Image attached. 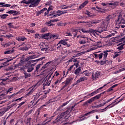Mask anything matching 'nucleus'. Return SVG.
Masks as SVG:
<instances>
[{
  "label": "nucleus",
  "instance_id": "1",
  "mask_svg": "<svg viewBox=\"0 0 125 125\" xmlns=\"http://www.w3.org/2000/svg\"><path fill=\"white\" fill-rule=\"evenodd\" d=\"M108 28H107V26L105 25L104 23L102 24V25L98 28V29H90L89 30H85L84 29H81L82 32L83 33H87L88 34H92L93 36H100V34L102 32H104V31H107Z\"/></svg>",
  "mask_w": 125,
  "mask_h": 125
},
{
  "label": "nucleus",
  "instance_id": "2",
  "mask_svg": "<svg viewBox=\"0 0 125 125\" xmlns=\"http://www.w3.org/2000/svg\"><path fill=\"white\" fill-rule=\"evenodd\" d=\"M41 0H28L27 1L25 0H23L21 1V3H25V4H30L29 7H36L38 6L39 4H40V2H41Z\"/></svg>",
  "mask_w": 125,
  "mask_h": 125
},
{
  "label": "nucleus",
  "instance_id": "3",
  "mask_svg": "<svg viewBox=\"0 0 125 125\" xmlns=\"http://www.w3.org/2000/svg\"><path fill=\"white\" fill-rule=\"evenodd\" d=\"M119 98H118L117 99L115 100L113 102H112L110 104L105 107L104 109H101V111H101V113H102V112H105V111L107 110L108 107L109 108H113V107L116 106V105H118V104H119L120 102H122V101H123V99H121L119 101H118V99H119Z\"/></svg>",
  "mask_w": 125,
  "mask_h": 125
},
{
  "label": "nucleus",
  "instance_id": "4",
  "mask_svg": "<svg viewBox=\"0 0 125 125\" xmlns=\"http://www.w3.org/2000/svg\"><path fill=\"white\" fill-rule=\"evenodd\" d=\"M104 57L103 58V60H102L101 62V65H104V64H106V65H110L112 64V61H111L110 60H106L107 56H108V53L104 52Z\"/></svg>",
  "mask_w": 125,
  "mask_h": 125
},
{
  "label": "nucleus",
  "instance_id": "5",
  "mask_svg": "<svg viewBox=\"0 0 125 125\" xmlns=\"http://www.w3.org/2000/svg\"><path fill=\"white\" fill-rule=\"evenodd\" d=\"M105 52H106V53H108V52H111V50H106V51H103V52H98L97 53H94L95 58L96 59H99V60H101L103 56L104 57V54Z\"/></svg>",
  "mask_w": 125,
  "mask_h": 125
},
{
  "label": "nucleus",
  "instance_id": "6",
  "mask_svg": "<svg viewBox=\"0 0 125 125\" xmlns=\"http://www.w3.org/2000/svg\"><path fill=\"white\" fill-rule=\"evenodd\" d=\"M115 22L117 24H125V21L123 18V15L119 14L115 20Z\"/></svg>",
  "mask_w": 125,
  "mask_h": 125
},
{
  "label": "nucleus",
  "instance_id": "7",
  "mask_svg": "<svg viewBox=\"0 0 125 125\" xmlns=\"http://www.w3.org/2000/svg\"><path fill=\"white\" fill-rule=\"evenodd\" d=\"M25 66V68L27 69V72L28 73H31L34 70V64H31V62H28Z\"/></svg>",
  "mask_w": 125,
  "mask_h": 125
},
{
  "label": "nucleus",
  "instance_id": "8",
  "mask_svg": "<svg viewBox=\"0 0 125 125\" xmlns=\"http://www.w3.org/2000/svg\"><path fill=\"white\" fill-rule=\"evenodd\" d=\"M109 83H110V82H108L107 83V84H104L103 86L99 88L98 89L94 91L93 92L91 93L90 94H89L90 97H91L92 96H93L94 95L97 94V93H99V90H101V89H103V88H104L105 86H107V84H109Z\"/></svg>",
  "mask_w": 125,
  "mask_h": 125
},
{
  "label": "nucleus",
  "instance_id": "9",
  "mask_svg": "<svg viewBox=\"0 0 125 125\" xmlns=\"http://www.w3.org/2000/svg\"><path fill=\"white\" fill-rule=\"evenodd\" d=\"M30 60V58L29 57H27L26 58H25L24 60V58L22 57L21 58V61H20V62L18 64L16 65L15 67V68H19V67H20V66H21L23 64V63H24V62H28V61H29V60Z\"/></svg>",
  "mask_w": 125,
  "mask_h": 125
},
{
  "label": "nucleus",
  "instance_id": "10",
  "mask_svg": "<svg viewBox=\"0 0 125 125\" xmlns=\"http://www.w3.org/2000/svg\"><path fill=\"white\" fill-rule=\"evenodd\" d=\"M40 45L42 51H45V52L47 51V50L48 49V45H46L45 43L43 42L41 43Z\"/></svg>",
  "mask_w": 125,
  "mask_h": 125
},
{
  "label": "nucleus",
  "instance_id": "11",
  "mask_svg": "<svg viewBox=\"0 0 125 125\" xmlns=\"http://www.w3.org/2000/svg\"><path fill=\"white\" fill-rule=\"evenodd\" d=\"M65 117V112L62 113L58 116V117L55 119L57 123L62 121V119Z\"/></svg>",
  "mask_w": 125,
  "mask_h": 125
},
{
  "label": "nucleus",
  "instance_id": "12",
  "mask_svg": "<svg viewBox=\"0 0 125 125\" xmlns=\"http://www.w3.org/2000/svg\"><path fill=\"white\" fill-rule=\"evenodd\" d=\"M59 44H63V45H66L67 47H70V46H71V44L70 43H68V42H67L64 40H61L57 44V45H59Z\"/></svg>",
  "mask_w": 125,
  "mask_h": 125
},
{
  "label": "nucleus",
  "instance_id": "13",
  "mask_svg": "<svg viewBox=\"0 0 125 125\" xmlns=\"http://www.w3.org/2000/svg\"><path fill=\"white\" fill-rule=\"evenodd\" d=\"M104 93H105V91L97 95L96 96H95V97L91 98V101H92V102H93L95 100H97V99H99V98H100V97H101V95H102V94H104Z\"/></svg>",
  "mask_w": 125,
  "mask_h": 125
},
{
  "label": "nucleus",
  "instance_id": "14",
  "mask_svg": "<svg viewBox=\"0 0 125 125\" xmlns=\"http://www.w3.org/2000/svg\"><path fill=\"white\" fill-rule=\"evenodd\" d=\"M99 76H100V72L97 71L95 74L92 75V80H93V81L97 80V79L99 78Z\"/></svg>",
  "mask_w": 125,
  "mask_h": 125
},
{
  "label": "nucleus",
  "instance_id": "15",
  "mask_svg": "<svg viewBox=\"0 0 125 125\" xmlns=\"http://www.w3.org/2000/svg\"><path fill=\"white\" fill-rule=\"evenodd\" d=\"M51 76H52V73H49L45 78L44 80H47V81L49 82L48 83H51Z\"/></svg>",
  "mask_w": 125,
  "mask_h": 125
},
{
  "label": "nucleus",
  "instance_id": "16",
  "mask_svg": "<svg viewBox=\"0 0 125 125\" xmlns=\"http://www.w3.org/2000/svg\"><path fill=\"white\" fill-rule=\"evenodd\" d=\"M11 5L9 4H5V2H0V7H10Z\"/></svg>",
  "mask_w": 125,
  "mask_h": 125
},
{
  "label": "nucleus",
  "instance_id": "17",
  "mask_svg": "<svg viewBox=\"0 0 125 125\" xmlns=\"http://www.w3.org/2000/svg\"><path fill=\"white\" fill-rule=\"evenodd\" d=\"M88 3V0H85L83 3L80 6H79V9H82V8H83L86 4Z\"/></svg>",
  "mask_w": 125,
  "mask_h": 125
},
{
  "label": "nucleus",
  "instance_id": "18",
  "mask_svg": "<svg viewBox=\"0 0 125 125\" xmlns=\"http://www.w3.org/2000/svg\"><path fill=\"white\" fill-rule=\"evenodd\" d=\"M87 78L85 77L80 78L77 81V83H81V82H84V81H87Z\"/></svg>",
  "mask_w": 125,
  "mask_h": 125
},
{
  "label": "nucleus",
  "instance_id": "19",
  "mask_svg": "<svg viewBox=\"0 0 125 125\" xmlns=\"http://www.w3.org/2000/svg\"><path fill=\"white\" fill-rule=\"evenodd\" d=\"M91 103H92V102L90 99L83 103V106H86V107H88V104H91Z\"/></svg>",
  "mask_w": 125,
  "mask_h": 125
},
{
  "label": "nucleus",
  "instance_id": "20",
  "mask_svg": "<svg viewBox=\"0 0 125 125\" xmlns=\"http://www.w3.org/2000/svg\"><path fill=\"white\" fill-rule=\"evenodd\" d=\"M6 112H7V109L5 108H2L0 109V116H3Z\"/></svg>",
  "mask_w": 125,
  "mask_h": 125
},
{
  "label": "nucleus",
  "instance_id": "21",
  "mask_svg": "<svg viewBox=\"0 0 125 125\" xmlns=\"http://www.w3.org/2000/svg\"><path fill=\"white\" fill-rule=\"evenodd\" d=\"M72 81H73V78H72V77H68L66 80L65 83L66 84H67L68 85H69V84H70V83H71V82H72Z\"/></svg>",
  "mask_w": 125,
  "mask_h": 125
},
{
  "label": "nucleus",
  "instance_id": "22",
  "mask_svg": "<svg viewBox=\"0 0 125 125\" xmlns=\"http://www.w3.org/2000/svg\"><path fill=\"white\" fill-rule=\"evenodd\" d=\"M71 100H72V99L63 103L62 105H61L59 108H57V111H59V110H60L61 108H62V107L66 106V105H67V104H69V103L70 102V101H71Z\"/></svg>",
  "mask_w": 125,
  "mask_h": 125
},
{
  "label": "nucleus",
  "instance_id": "23",
  "mask_svg": "<svg viewBox=\"0 0 125 125\" xmlns=\"http://www.w3.org/2000/svg\"><path fill=\"white\" fill-rule=\"evenodd\" d=\"M16 40L18 42H24L25 40H27L25 37H18L16 38Z\"/></svg>",
  "mask_w": 125,
  "mask_h": 125
},
{
  "label": "nucleus",
  "instance_id": "24",
  "mask_svg": "<svg viewBox=\"0 0 125 125\" xmlns=\"http://www.w3.org/2000/svg\"><path fill=\"white\" fill-rule=\"evenodd\" d=\"M45 58V57H42L40 59H38L36 60H32V61H30L29 62H30V63H35V62H36V61H42V60H43V59H44Z\"/></svg>",
  "mask_w": 125,
  "mask_h": 125
},
{
  "label": "nucleus",
  "instance_id": "25",
  "mask_svg": "<svg viewBox=\"0 0 125 125\" xmlns=\"http://www.w3.org/2000/svg\"><path fill=\"white\" fill-rule=\"evenodd\" d=\"M101 22V20H94L92 21V23L93 25H96V24H98V23H100Z\"/></svg>",
  "mask_w": 125,
  "mask_h": 125
},
{
  "label": "nucleus",
  "instance_id": "26",
  "mask_svg": "<svg viewBox=\"0 0 125 125\" xmlns=\"http://www.w3.org/2000/svg\"><path fill=\"white\" fill-rule=\"evenodd\" d=\"M14 52V49L13 48L12 50H9L4 52V54H12Z\"/></svg>",
  "mask_w": 125,
  "mask_h": 125
},
{
  "label": "nucleus",
  "instance_id": "27",
  "mask_svg": "<svg viewBox=\"0 0 125 125\" xmlns=\"http://www.w3.org/2000/svg\"><path fill=\"white\" fill-rule=\"evenodd\" d=\"M57 14H55V12H51L49 15H47V17L49 16H51L50 18H55L56 17H54V15H57Z\"/></svg>",
  "mask_w": 125,
  "mask_h": 125
},
{
  "label": "nucleus",
  "instance_id": "28",
  "mask_svg": "<svg viewBox=\"0 0 125 125\" xmlns=\"http://www.w3.org/2000/svg\"><path fill=\"white\" fill-rule=\"evenodd\" d=\"M80 72H81V67H79L77 69H76L74 72V74L77 75V76L79 75L80 74Z\"/></svg>",
  "mask_w": 125,
  "mask_h": 125
},
{
  "label": "nucleus",
  "instance_id": "29",
  "mask_svg": "<svg viewBox=\"0 0 125 125\" xmlns=\"http://www.w3.org/2000/svg\"><path fill=\"white\" fill-rule=\"evenodd\" d=\"M20 49L21 50H22V51H27V50H29V48H28V47H27V46H24L23 47H21L20 48Z\"/></svg>",
  "mask_w": 125,
  "mask_h": 125
},
{
  "label": "nucleus",
  "instance_id": "30",
  "mask_svg": "<svg viewBox=\"0 0 125 125\" xmlns=\"http://www.w3.org/2000/svg\"><path fill=\"white\" fill-rule=\"evenodd\" d=\"M92 21H87V22H86V24L85 26L86 27H92Z\"/></svg>",
  "mask_w": 125,
  "mask_h": 125
},
{
  "label": "nucleus",
  "instance_id": "31",
  "mask_svg": "<svg viewBox=\"0 0 125 125\" xmlns=\"http://www.w3.org/2000/svg\"><path fill=\"white\" fill-rule=\"evenodd\" d=\"M95 112H97V111L96 110H92L88 113H85L84 114V116H85V117H86V116H89V115H90V114H93V113H95Z\"/></svg>",
  "mask_w": 125,
  "mask_h": 125
},
{
  "label": "nucleus",
  "instance_id": "32",
  "mask_svg": "<svg viewBox=\"0 0 125 125\" xmlns=\"http://www.w3.org/2000/svg\"><path fill=\"white\" fill-rule=\"evenodd\" d=\"M122 26L123 25H121V23H115V29H122V30H123V28H122Z\"/></svg>",
  "mask_w": 125,
  "mask_h": 125
},
{
  "label": "nucleus",
  "instance_id": "33",
  "mask_svg": "<svg viewBox=\"0 0 125 125\" xmlns=\"http://www.w3.org/2000/svg\"><path fill=\"white\" fill-rule=\"evenodd\" d=\"M67 13V12H66V11H62L61 13L57 14V15L54 16V17H57V16H61V15L65 14V13Z\"/></svg>",
  "mask_w": 125,
  "mask_h": 125
},
{
  "label": "nucleus",
  "instance_id": "34",
  "mask_svg": "<svg viewBox=\"0 0 125 125\" xmlns=\"http://www.w3.org/2000/svg\"><path fill=\"white\" fill-rule=\"evenodd\" d=\"M34 38L35 39H39V40H41V39H42V36H41V34H40L39 33H37L35 35Z\"/></svg>",
  "mask_w": 125,
  "mask_h": 125
},
{
  "label": "nucleus",
  "instance_id": "35",
  "mask_svg": "<svg viewBox=\"0 0 125 125\" xmlns=\"http://www.w3.org/2000/svg\"><path fill=\"white\" fill-rule=\"evenodd\" d=\"M12 60H13V59H11L8 60L6 62H3L2 65H3L4 66H7V65H8V64H7L8 62H10V61H12Z\"/></svg>",
  "mask_w": 125,
  "mask_h": 125
},
{
  "label": "nucleus",
  "instance_id": "36",
  "mask_svg": "<svg viewBox=\"0 0 125 125\" xmlns=\"http://www.w3.org/2000/svg\"><path fill=\"white\" fill-rule=\"evenodd\" d=\"M29 59H35V58H38L39 57V55H33L29 56Z\"/></svg>",
  "mask_w": 125,
  "mask_h": 125
},
{
  "label": "nucleus",
  "instance_id": "37",
  "mask_svg": "<svg viewBox=\"0 0 125 125\" xmlns=\"http://www.w3.org/2000/svg\"><path fill=\"white\" fill-rule=\"evenodd\" d=\"M111 19L112 18H111V16H110V15H108L106 16L105 21L107 22V23H109V22H110V20H111Z\"/></svg>",
  "mask_w": 125,
  "mask_h": 125
},
{
  "label": "nucleus",
  "instance_id": "38",
  "mask_svg": "<svg viewBox=\"0 0 125 125\" xmlns=\"http://www.w3.org/2000/svg\"><path fill=\"white\" fill-rule=\"evenodd\" d=\"M7 16H8V15L6 14L0 15V18H1V19H5V18H6Z\"/></svg>",
  "mask_w": 125,
  "mask_h": 125
},
{
  "label": "nucleus",
  "instance_id": "39",
  "mask_svg": "<svg viewBox=\"0 0 125 125\" xmlns=\"http://www.w3.org/2000/svg\"><path fill=\"white\" fill-rule=\"evenodd\" d=\"M61 83V81H59V80H56V81L54 83L55 85H56V87H58V85H59V83Z\"/></svg>",
  "mask_w": 125,
  "mask_h": 125
},
{
  "label": "nucleus",
  "instance_id": "40",
  "mask_svg": "<svg viewBox=\"0 0 125 125\" xmlns=\"http://www.w3.org/2000/svg\"><path fill=\"white\" fill-rule=\"evenodd\" d=\"M79 43H80V44H84L85 43H86V40L84 39L83 40H81L79 42Z\"/></svg>",
  "mask_w": 125,
  "mask_h": 125
},
{
  "label": "nucleus",
  "instance_id": "41",
  "mask_svg": "<svg viewBox=\"0 0 125 125\" xmlns=\"http://www.w3.org/2000/svg\"><path fill=\"white\" fill-rule=\"evenodd\" d=\"M53 63V62H52V61H50V62H47L45 64V68H47V67H48V66H49V65H51V64H52Z\"/></svg>",
  "mask_w": 125,
  "mask_h": 125
},
{
  "label": "nucleus",
  "instance_id": "42",
  "mask_svg": "<svg viewBox=\"0 0 125 125\" xmlns=\"http://www.w3.org/2000/svg\"><path fill=\"white\" fill-rule=\"evenodd\" d=\"M34 92V89H32L28 93H27L25 96H30Z\"/></svg>",
  "mask_w": 125,
  "mask_h": 125
},
{
  "label": "nucleus",
  "instance_id": "43",
  "mask_svg": "<svg viewBox=\"0 0 125 125\" xmlns=\"http://www.w3.org/2000/svg\"><path fill=\"white\" fill-rule=\"evenodd\" d=\"M59 37V36H58V35H57L53 34V35H51V39H52V38L55 39L56 40H57V39H58Z\"/></svg>",
  "mask_w": 125,
  "mask_h": 125
},
{
  "label": "nucleus",
  "instance_id": "44",
  "mask_svg": "<svg viewBox=\"0 0 125 125\" xmlns=\"http://www.w3.org/2000/svg\"><path fill=\"white\" fill-rule=\"evenodd\" d=\"M15 105H16V104H10L8 106V107L7 108V109H6V110H9V109H10L11 108H12V107H14V106H15Z\"/></svg>",
  "mask_w": 125,
  "mask_h": 125
},
{
  "label": "nucleus",
  "instance_id": "45",
  "mask_svg": "<svg viewBox=\"0 0 125 125\" xmlns=\"http://www.w3.org/2000/svg\"><path fill=\"white\" fill-rule=\"evenodd\" d=\"M24 77L25 79H27V78H29V77H31V74L25 72L24 73Z\"/></svg>",
  "mask_w": 125,
  "mask_h": 125
},
{
  "label": "nucleus",
  "instance_id": "46",
  "mask_svg": "<svg viewBox=\"0 0 125 125\" xmlns=\"http://www.w3.org/2000/svg\"><path fill=\"white\" fill-rule=\"evenodd\" d=\"M52 21H49L46 22V24L49 27H51V26H53V23H51Z\"/></svg>",
  "mask_w": 125,
  "mask_h": 125
},
{
  "label": "nucleus",
  "instance_id": "47",
  "mask_svg": "<svg viewBox=\"0 0 125 125\" xmlns=\"http://www.w3.org/2000/svg\"><path fill=\"white\" fill-rule=\"evenodd\" d=\"M11 44H13V42H9L7 43H5V45H6V47H7V46H9L10 45H11Z\"/></svg>",
  "mask_w": 125,
  "mask_h": 125
},
{
  "label": "nucleus",
  "instance_id": "48",
  "mask_svg": "<svg viewBox=\"0 0 125 125\" xmlns=\"http://www.w3.org/2000/svg\"><path fill=\"white\" fill-rule=\"evenodd\" d=\"M49 33L43 34L42 35V39H45L46 37H49Z\"/></svg>",
  "mask_w": 125,
  "mask_h": 125
},
{
  "label": "nucleus",
  "instance_id": "49",
  "mask_svg": "<svg viewBox=\"0 0 125 125\" xmlns=\"http://www.w3.org/2000/svg\"><path fill=\"white\" fill-rule=\"evenodd\" d=\"M80 38L82 39H84V40H86V41H88V38L85 37V35H81L80 36Z\"/></svg>",
  "mask_w": 125,
  "mask_h": 125
},
{
  "label": "nucleus",
  "instance_id": "50",
  "mask_svg": "<svg viewBox=\"0 0 125 125\" xmlns=\"http://www.w3.org/2000/svg\"><path fill=\"white\" fill-rule=\"evenodd\" d=\"M115 34H116V31H113L112 32H111V34L107 36L108 38H111V37H112V36H115Z\"/></svg>",
  "mask_w": 125,
  "mask_h": 125
},
{
  "label": "nucleus",
  "instance_id": "51",
  "mask_svg": "<svg viewBox=\"0 0 125 125\" xmlns=\"http://www.w3.org/2000/svg\"><path fill=\"white\" fill-rule=\"evenodd\" d=\"M53 102H54V101H51V100H50L49 101L46 102L45 103V104H44L43 106H46L47 105H48V104H50V103H52Z\"/></svg>",
  "mask_w": 125,
  "mask_h": 125
},
{
  "label": "nucleus",
  "instance_id": "52",
  "mask_svg": "<svg viewBox=\"0 0 125 125\" xmlns=\"http://www.w3.org/2000/svg\"><path fill=\"white\" fill-rule=\"evenodd\" d=\"M96 8L98 9V10H97V11H98V12H103V9H102V8L98 7V6H97L96 7Z\"/></svg>",
  "mask_w": 125,
  "mask_h": 125
},
{
  "label": "nucleus",
  "instance_id": "53",
  "mask_svg": "<svg viewBox=\"0 0 125 125\" xmlns=\"http://www.w3.org/2000/svg\"><path fill=\"white\" fill-rule=\"evenodd\" d=\"M47 32V28L46 27H44L41 29V33H45Z\"/></svg>",
  "mask_w": 125,
  "mask_h": 125
},
{
  "label": "nucleus",
  "instance_id": "54",
  "mask_svg": "<svg viewBox=\"0 0 125 125\" xmlns=\"http://www.w3.org/2000/svg\"><path fill=\"white\" fill-rule=\"evenodd\" d=\"M75 65H72V66H71L68 69H67V72H66V76L67 75H68V73L69 72V71H71V70H72V69H73V68H74V66Z\"/></svg>",
  "mask_w": 125,
  "mask_h": 125
},
{
  "label": "nucleus",
  "instance_id": "55",
  "mask_svg": "<svg viewBox=\"0 0 125 125\" xmlns=\"http://www.w3.org/2000/svg\"><path fill=\"white\" fill-rule=\"evenodd\" d=\"M57 49L58 50H62L63 49V47L61 44H59V45H57Z\"/></svg>",
  "mask_w": 125,
  "mask_h": 125
},
{
  "label": "nucleus",
  "instance_id": "56",
  "mask_svg": "<svg viewBox=\"0 0 125 125\" xmlns=\"http://www.w3.org/2000/svg\"><path fill=\"white\" fill-rule=\"evenodd\" d=\"M5 37L7 38V39H10V38H13V35H12V34H9V35H5Z\"/></svg>",
  "mask_w": 125,
  "mask_h": 125
},
{
  "label": "nucleus",
  "instance_id": "57",
  "mask_svg": "<svg viewBox=\"0 0 125 125\" xmlns=\"http://www.w3.org/2000/svg\"><path fill=\"white\" fill-rule=\"evenodd\" d=\"M20 13H19V12L15 10V12L13 14V16H17V15H20Z\"/></svg>",
  "mask_w": 125,
  "mask_h": 125
},
{
  "label": "nucleus",
  "instance_id": "58",
  "mask_svg": "<svg viewBox=\"0 0 125 125\" xmlns=\"http://www.w3.org/2000/svg\"><path fill=\"white\" fill-rule=\"evenodd\" d=\"M50 122H51V120H50L49 121H48L46 123H44V122H43L42 123V125H48V123H50Z\"/></svg>",
  "mask_w": 125,
  "mask_h": 125
},
{
  "label": "nucleus",
  "instance_id": "59",
  "mask_svg": "<svg viewBox=\"0 0 125 125\" xmlns=\"http://www.w3.org/2000/svg\"><path fill=\"white\" fill-rule=\"evenodd\" d=\"M22 98H24V97H22L20 98L19 99H16V100H15L14 101H12V102H16V101H18H18H21L22 100Z\"/></svg>",
  "mask_w": 125,
  "mask_h": 125
},
{
  "label": "nucleus",
  "instance_id": "60",
  "mask_svg": "<svg viewBox=\"0 0 125 125\" xmlns=\"http://www.w3.org/2000/svg\"><path fill=\"white\" fill-rule=\"evenodd\" d=\"M15 10H10L6 12V13H8L9 14H14Z\"/></svg>",
  "mask_w": 125,
  "mask_h": 125
},
{
  "label": "nucleus",
  "instance_id": "61",
  "mask_svg": "<svg viewBox=\"0 0 125 125\" xmlns=\"http://www.w3.org/2000/svg\"><path fill=\"white\" fill-rule=\"evenodd\" d=\"M117 49H119V50H123V49H124V44L118 47Z\"/></svg>",
  "mask_w": 125,
  "mask_h": 125
},
{
  "label": "nucleus",
  "instance_id": "62",
  "mask_svg": "<svg viewBox=\"0 0 125 125\" xmlns=\"http://www.w3.org/2000/svg\"><path fill=\"white\" fill-rule=\"evenodd\" d=\"M47 50H48L49 51H53V50H54V48H53V47L52 46H48Z\"/></svg>",
  "mask_w": 125,
  "mask_h": 125
},
{
  "label": "nucleus",
  "instance_id": "63",
  "mask_svg": "<svg viewBox=\"0 0 125 125\" xmlns=\"http://www.w3.org/2000/svg\"><path fill=\"white\" fill-rule=\"evenodd\" d=\"M32 120V118H29L27 119L26 125H30V123H31V120Z\"/></svg>",
  "mask_w": 125,
  "mask_h": 125
},
{
  "label": "nucleus",
  "instance_id": "64",
  "mask_svg": "<svg viewBox=\"0 0 125 125\" xmlns=\"http://www.w3.org/2000/svg\"><path fill=\"white\" fill-rule=\"evenodd\" d=\"M41 67V64H38L36 67V70L35 72H38V70Z\"/></svg>",
  "mask_w": 125,
  "mask_h": 125
}]
</instances>
